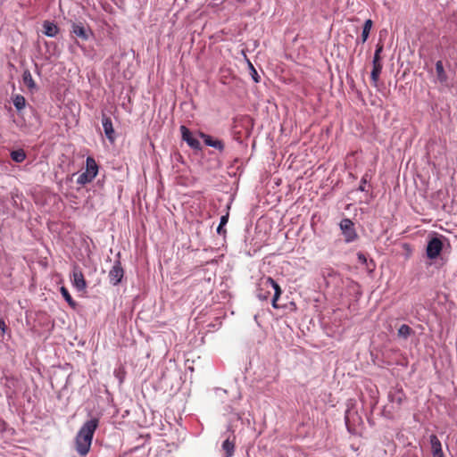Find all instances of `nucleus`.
<instances>
[{"instance_id": "obj_2", "label": "nucleus", "mask_w": 457, "mask_h": 457, "mask_svg": "<svg viewBox=\"0 0 457 457\" xmlns=\"http://www.w3.org/2000/svg\"><path fill=\"white\" fill-rule=\"evenodd\" d=\"M270 289L274 290V295L272 298V306L278 308L277 302L282 294V290L278 284L270 277L262 278L259 283V288L257 290V297L260 300H267L270 295Z\"/></svg>"}, {"instance_id": "obj_27", "label": "nucleus", "mask_w": 457, "mask_h": 457, "mask_svg": "<svg viewBox=\"0 0 457 457\" xmlns=\"http://www.w3.org/2000/svg\"><path fill=\"white\" fill-rule=\"evenodd\" d=\"M7 327L5 322L3 320H0V329L4 333Z\"/></svg>"}, {"instance_id": "obj_3", "label": "nucleus", "mask_w": 457, "mask_h": 457, "mask_svg": "<svg viewBox=\"0 0 457 457\" xmlns=\"http://www.w3.org/2000/svg\"><path fill=\"white\" fill-rule=\"evenodd\" d=\"M98 173V166L95 159L88 156L86 160V170L79 175L77 183L79 185H86L91 182Z\"/></svg>"}, {"instance_id": "obj_6", "label": "nucleus", "mask_w": 457, "mask_h": 457, "mask_svg": "<svg viewBox=\"0 0 457 457\" xmlns=\"http://www.w3.org/2000/svg\"><path fill=\"white\" fill-rule=\"evenodd\" d=\"M443 249V243L440 238L435 237H432L427 245L426 253L428 259H436Z\"/></svg>"}, {"instance_id": "obj_1", "label": "nucleus", "mask_w": 457, "mask_h": 457, "mask_svg": "<svg viewBox=\"0 0 457 457\" xmlns=\"http://www.w3.org/2000/svg\"><path fill=\"white\" fill-rule=\"evenodd\" d=\"M97 427L98 420L94 418L86 421L78 431L75 437V449L80 456H85L89 452Z\"/></svg>"}, {"instance_id": "obj_7", "label": "nucleus", "mask_w": 457, "mask_h": 457, "mask_svg": "<svg viewBox=\"0 0 457 457\" xmlns=\"http://www.w3.org/2000/svg\"><path fill=\"white\" fill-rule=\"evenodd\" d=\"M202 141L206 146L213 148L219 154H221L225 148L223 140L212 135L202 133Z\"/></svg>"}, {"instance_id": "obj_30", "label": "nucleus", "mask_w": 457, "mask_h": 457, "mask_svg": "<svg viewBox=\"0 0 457 457\" xmlns=\"http://www.w3.org/2000/svg\"><path fill=\"white\" fill-rule=\"evenodd\" d=\"M205 262L206 263H213L214 262V259L207 260Z\"/></svg>"}, {"instance_id": "obj_25", "label": "nucleus", "mask_w": 457, "mask_h": 457, "mask_svg": "<svg viewBox=\"0 0 457 457\" xmlns=\"http://www.w3.org/2000/svg\"><path fill=\"white\" fill-rule=\"evenodd\" d=\"M228 213L221 216L220 224L221 226H225L228 223Z\"/></svg>"}, {"instance_id": "obj_5", "label": "nucleus", "mask_w": 457, "mask_h": 457, "mask_svg": "<svg viewBox=\"0 0 457 457\" xmlns=\"http://www.w3.org/2000/svg\"><path fill=\"white\" fill-rule=\"evenodd\" d=\"M339 225L342 233L345 236V242L350 243L357 238L354 224L350 219H343Z\"/></svg>"}, {"instance_id": "obj_29", "label": "nucleus", "mask_w": 457, "mask_h": 457, "mask_svg": "<svg viewBox=\"0 0 457 457\" xmlns=\"http://www.w3.org/2000/svg\"><path fill=\"white\" fill-rule=\"evenodd\" d=\"M365 183H366V180H365V179H362L361 184V186L359 187V190H360V191H361V192L365 191V187H364V184H365Z\"/></svg>"}, {"instance_id": "obj_8", "label": "nucleus", "mask_w": 457, "mask_h": 457, "mask_svg": "<svg viewBox=\"0 0 457 457\" xmlns=\"http://www.w3.org/2000/svg\"><path fill=\"white\" fill-rule=\"evenodd\" d=\"M123 276H124V270L121 267L120 262L116 261L114 262L112 268L109 271L108 277L110 279V283L113 286H117L118 284H120L121 282Z\"/></svg>"}, {"instance_id": "obj_26", "label": "nucleus", "mask_w": 457, "mask_h": 457, "mask_svg": "<svg viewBox=\"0 0 457 457\" xmlns=\"http://www.w3.org/2000/svg\"><path fill=\"white\" fill-rule=\"evenodd\" d=\"M358 260L361 262V263H367V258L366 256L361 253H358Z\"/></svg>"}, {"instance_id": "obj_31", "label": "nucleus", "mask_w": 457, "mask_h": 457, "mask_svg": "<svg viewBox=\"0 0 457 457\" xmlns=\"http://www.w3.org/2000/svg\"><path fill=\"white\" fill-rule=\"evenodd\" d=\"M397 403H401V398H400V397H398V399H397Z\"/></svg>"}, {"instance_id": "obj_23", "label": "nucleus", "mask_w": 457, "mask_h": 457, "mask_svg": "<svg viewBox=\"0 0 457 457\" xmlns=\"http://www.w3.org/2000/svg\"><path fill=\"white\" fill-rule=\"evenodd\" d=\"M61 294L63 296V298L65 299V301L70 304V305H74V302L72 300V297L71 295H70L68 289L64 287H61Z\"/></svg>"}, {"instance_id": "obj_28", "label": "nucleus", "mask_w": 457, "mask_h": 457, "mask_svg": "<svg viewBox=\"0 0 457 457\" xmlns=\"http://www.w3.org/2000/svg\"><path fill=\"white\" fill-rule=\"evenodd\" d=\"M224 226H221L220 224H219L218 228H217V233L220 234V235H222L226 232V230L223 228Z\"/></svg>"}, {"instance_id": "obj_11", "label": "nucleus", "mask_w": 457, "mask_h": 457, "mask_svg": "<svg viewBox=\"0 0 457 457\" xmlns=\"http://www.w3.org/2000/svg\"><path fill=\"white\" fill-rule=\"evenodd\" d=\"M72 284L78 291H84L87 287V283L84 275L78 268L72 270Z\"/></svg>"}, {"instance_id": "obj_10", "label": "nucleus", "mask_w": 457, "mask_h": 457, "mask_svg": "<svg viewBox=\"0 0 457 457\" xmlns=\"http://www.w3.org/2000/svg\"><path fill=\"white\" fill-rule=\"evenodd\" d=\"M235 439L234 431H230L226 439L222 443V450L225 452V457H231L235 451Z\"/></svg>"}, {"instance_id": "obj_14", "label": "nucleus", "mask_w": 457, "mask_h": 457, "mask_svg": "<svg viewBox=\"0 0 457 457\" xmlns=\"http://www.w3.org/2000/svg\"><path fill=\"white\" fill-rule=\"evenodd\" d=\"M436 81L441 85H446L448 81V76L445 71L443 62L437 61L436 62Z\"/></svg>"}, {"instance_id": "obj_16", "label": "nucleus", "mask_w": 457, "mask_h": 457, "mask_svg": "<svg viewBox=\"0 0 457 457\" xmlns=\"http://www.w3.org/2000/svg\"><path fill=\"white\" fill-rule=\"evenodd\" d=\"M22 81L29 90L33 91L36 89L37 86L29 71L26 70L23 71Z\"/></svg>"}, {"instance_id": "obj_21", "label": "nucleus", "mask_w": 457, "mask_h": 457, "mask_svg": "<svg viewBox=\"0 0 457 457\" xmlns=\"http://www.w3.org/2000/svg\"><path fill=\"white\" fill-rule=\"evenodd\" d=\"M12 103H13L14 107L17 109V111H21L22 109H24V107L26 105L25 97L21 95L14 96V97L12 99Z\"/></svg>"}, {"instance_id": "obj_19", "label": "nucleus", "mask_w": 457, "mask_h": 457, "mask_svg": "<svg viewBox=\"0 0 457 457\" xmlns=\"http://www.w3.org/2000/svg\"><path fill=\"white\" fill-rule=\"evenodd\" d=\"M372 25H373V22L370 19L367 20L364 22L363 29H362V33H361V42L362 44L367 41V39L369 37V35H370V29L372 28Z\"/></svg>"}, {"instance_id": "obj_15", "label": "nucleus", "mask_w": 457, "mask_h": 457, "mask_svg": "<svg viewBox=\"0 0 457 457\" xmlns=\"http://www.w3.org/2000/svg\"><path fill=\"white\" fill-rule=\"evenodd\" d=\"M43 33L49 37H54L59 33L58 26L50 21H45L43 22Z\"/></svg>"}, {"instance_id": "obj_13", "label": "nucleus", "mask_w": 457, "mask_h": 457, "mask_svg": "<svg viewBox=\"0 0 457 457\" xmlns=\"http://www.w3.org/2000/svg\"><path fill=\"white\" fill-rule=\"evenodd\" d=\"M429 442L431 445L433 457H444L442 445L437 436L436 435H431L429 436Z\"/></svg>"}, {"instance_id": "obj_18", "label": "nucleus", "mask_w": 457, "mask_h": 457, "mask_svg": "<svg viewBox=\"0 0 457 457\" xmlns=\"http://www.w3.org/2000/svg\"><path fill=\"white\" fill-rule=\"evenodd\" d=\"M11 158L13 162L21 163L26 159V153L23 149H17L11 152Z\"/></svg>"}, {"instance_id": "obj_20", "label": "nucleus", "mask_w": 457, "mask_h": 457, "mask_svg": "<svg viewBox=\"0 0 457 457\" xmlns=\"http://www.w3.org/2000/svg\"><path fill=\"white\" fill-rule=\"evenodd\" d=\"M412 332L413 331L410 326H408L406 324H403L398 328L397 335H398V337H400L403 339H406L411 335Z\"/></svg>"}, {"instance_id": "obj_24", "label": "nucleus", "mask_w": 457, "mask_h": 457, "mask_svg": "<svg viewBox=\"0 0 457 457\" xmlns=\"http://www.w3.org/2000/svg\"><path fill=\"white\" fill-rule=\"evenodd\" d=\"M249 67L251 71V76L254 82L258 83L260 81V76L258 75L256 70L253 66L251 62H249Z\"/></svg>"}, {"instance_id": "obj_12", "label": "nucleus", "mask_w": 457, "mask_h": 457, "mask_svg": "<svg viewBox=\"0 0 457 457\" xmlns=\"http://www.w3.org/2000/svg\"><path fill=\"white\" fill-rule=\"evenodd\" d=\"M102 125L106 137L112 143L114 141V129L111 118L103 114Z\"/></svg>"}, {"instance_id": "obj_22", "label": "nucleus", "mask_w": 457, "mask_h": 457, "mask_svg": "<svg viewBox=\"0 0 457 457\" xmlns=\"http://www.w3.org/2000/svg\"><path fill=\"white\" fill-rule=\"evenodd\" d=\"M382 51H383V46L379 45V44L377 45L372 64L381 63L380 62V54Z\"/></svg>"}, {"instance_id": "obj_17", "label": "nucleus", "mask_w": 457, "mask_h": 457, "mask_svg": "<svg viewBox=\"0 0 457 457\" xmlns=\"http://www.w3.org/2000/svg\"><path fill=\"white\" fill-rule=\"evenodd\" d=\"M372 66L373 67H372V71L370 73V78H371L373 85L376 87L378 84V79H379V75L382 71V64L377 63V64H372Z\"/></svg>"}, {"instance_id": "obj_9", "label": "nucleus", "mask_w": 457, "mask_h": 457, "mask_svg": "<svg viewBox=\"0 0 457 457\" xmlns=\"http://www.w3.org/2000/svg\"><path fill=\"white\" fill-rule=\"evenodd\" d=\"M180 131L183 141H185L193 149H200V142L195 137L189 129L182 125L180 127Z\"/></svg>"}, {"instance_id": "obj_4", "label": "nucleus", "mask_w": 457, "mask_h": 457, "mask_svg": "<svg viewBox=\"0 0 457 457\" xmlns=\"http://www.w3.org/2000/svg\"><path fill=\"white\" fill-rule=\"evenodd\" d=\"M71 34L82 41H87L93 36L91 29L82 22H72Z\"/></svg>"}]
</instances>
